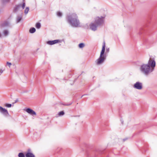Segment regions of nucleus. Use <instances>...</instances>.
I'll list each match as a JSON object with an SVG mask.
<instances>
[{"mask_svg": "<svg viewBox=\"0 0 157 157\" xmlns=\"http://www.w3.org/2000/svg\"><path fill=\"white\" fill-rule=\"evenodd\" d=\"M85 44L83 43H81L78 45V47L80 48H82L84 47Z\"/></svg>", "mask_w": 157, "mask_h": 157, "instance_id": "15", "label": "nucleus"}, {"mask_svg": "<svg viewBox=\"0 0 157 157\" xmlns=\"http://www.w3.org/2000/svg\"><path fill=\"white\" fill-rule=\"evenodd\" d=\"M3 34L5 36H7L9 34V32L7 30H4L3 31Z\"/></svg>", "mask_w": 157, "mask_h": 157, "instance_id": "16", "label": "nucleus"}, {"mask_svg": "<svg viewBox=\"0 0 157 157\" xmlns=\"http://www.w3.org/2000/svg\"><path fill=\"white\" fill-rule=\"evenodd\" d=\"M18 101V99H17L15 100V103H16V102H17Z\"/></svg>", "mask_w": 157, "mask_h": 157, "instance_id": "30", "label": "nucleus"}, {"mask_svg": "<svg viewBox=\"0 0 157 157\" xmlns=\"http://www.w3.org/2000/svg\"><path fill=\"white\" fill-rule=\"evenodd\" d=\"M109 48L106 49V52H109Z\"/></svg>", "mask_w": 157, "mask_h": 157, "instance_id": "28", "label": "nucleus"}, {"mask_svg": "<svg viewBox=\"0 0 157 157\" xmlns=\"http://www.w3.org/2000/svg\"><path fill=\"white\" fill-rule=\"evenodd\" d=\"M26 157H36L35 155L32 153L28 152L25 154Z\"/></svg>", "mask_w": 157, "mask_h": 157, "instance_id": "10", "label": "nucleus"}, {"mask_svg": "<svg viewBox=\"0 0 157 157\" xmlns=\"http://www.w3.org/2000/svg\"><path fill=\"white\" fill-rule=\"evenodd\" d=\"M128 139V138H124V139H123V142L125 141L126 140H127Z\"/></svg>", "mask_w": 157, "mask_h": 157, "instance_id": "27", "label": "nucleus"}, {"mask_svg": "<svg viewBox=\"0 0 157 157\" xmlns=\"http://www.w3.org/2000/svg\"><path fill=\"white\" fill-rule=\"evenodd\" d=\"M5 106L7 107L10 108L12 106V104H6Z\"/></svg>", "mask_w": 157, "mask_h": 157, "instance_id": "22", "label": "nucleus"}, {"mask_svg": "<svg viewBox=\"0 0 157 157\" xmlns=\"http://www.w3.org/2000/svg\"><path fill=\"white\" fill-rule=\"evenodd\" d=\"M121 121L122 124H123V121H122V120H121Z\"/></svg>", "mask_w": 157, "mask_h": 157, "instance_id": "31", "label": "nucleus"}, {"mask_svg": "<svg viewBox=\"0 0 157 157\" xmlns=\"http://www.w3.org/2000/svg\"><path fill=\"white\" fill-rule=\"evenodd\" d=\"M25 3H24L22 5V9H23L25 7Z\"/></svg>", "mask_w": 157, "mask_h": 157, "instance_id": "25", "label": "nucleus"}, {"mask_svg": "<svg viewBox=\"0 0 157 157\" xmlns=\"http://www.w3.org/2000/svg\"><path fill=\"white\" fill-rule=\"evenodd\" d=\"M83 95H82V96H81V98L83 96Z\"/></svg>", "mask_w": 157, "mask_h": 157, "instance_id": "32", "label": "nucleus"}, {"mask_svg": "<svg viewBox=\"0 0 157 157\" xmlns=\"http://www.w3.org/2000/svg\"><path fill=\"white\" fill-rule=\"evenodd\" d=\"M10 0H3L2 2L3 3H6L9 2Z\"/></svg>", "mask_w": 157, "mask_h": 157, "instance_id": "24", "label": "nucleus"}, {"mask_svg": "<svg viewBox=\"0 0 157 157\" xmlns=\"http://www.w3.org/2000/svg\"><path fill=\"white\" fill-rule=\"evenodd\" d=\"M26 111L31 115H36V112L30 108H27L26 110Z\"/></svg>", "mask_w": 157, "mask_h": 157, "instance_id": "8", "label": "nucleus"}, {"mask_svg": "<svg viewBox=\"0 0 157 157\" xmlns=\"http://www.w3.org/2000/svg\"><path fill=\"white\" fill-rule=\"evenodd\" d=\"M3 72V71L2 70L0 69V73H2Z\"/></svg>", "mask_w": 157, "mask_h": 157, "instance_id": "29", "label": "nucleus"}, {"mask_svg": "<svg viewBox=\"0 0 157 157\" xmlns=\"http://www.w3.org/2000/svg\"><path fill=\"white\" fill-rule=\"evenodd\" d=\"M72 102H70L69 103H66L65 104H61L64 105H66V106H69L71 105L72 104Z\"/></svg>", "mask_w": 157, "mask_h": 157, "instance_id": "20", "label": "nucleus"}, {"mask_svg": "<svg viewBox=\"0 0 157 157\" xmlns=\"http://www.w3.org/2000/svg\"><path fill=\"white\" fill-rule=\"evenodd\" d=\"M22 19V16H17V23H18L20 22Z\"/></svg>", "mask_w": 157, "mask_h": 157, "instance_id": "12", "label": "nucleus"}, {"mask_svg": "<svg viewBox=\"0 0 157 157\" xmlns=\"http://www.w3.org/2000/svg\"><path fill=\"white\" fill-rule=\"evenodd\" d=\"M7 65H8L9 67H10V66L11 65V63H9V62H7L6 63Z\"/></svg>", "mask_w": 157, "mask_h": 157, "instance_id": "26", "label": "nucleus"}, {"mask_svg": "<svg viewBox=\"0 0 157 157\" xmlns=\"http://www.w3.org/2000/svg\"><path fill=\"white\" fill-rule=\"evenodd\" d=\"M97 25L95 23H91L90 25V28L93 31H95L97 30Z\"/></svg>", "mask_w": 157, "mask_h": 157, "instance_id": "9", "label": "nucleus"}, {"mask_svg": "<svg viewBox=\"0 0 157 157\" xmlns=\"http://www.w3.org/2000/svg\"><path fill=\"white\" fill-rule=\"evenodd\" d=\"M155 64V59L150 57L147 63H143L140 66V71L142 74L147 76L154 70Z\"/></svg>", "mask_w": 157, "mask_h": 157, "instance_id": "1", "label": "nucleus"}, {"mask_svg": "<svg viewBox=\"0 0 157 157\" xmlns=\"http://www.w3.org/2000/svg\"><path fill=\"white\" fill-rule=\"evenodd\" d=\"M0 112L5 117H8L9 116L7 110L1 106H0Z\"/></svg>", "mask_w": 157, "mask_h": 157, "instance_id": "5", "label": "nucleus"}, {"mask_svg": "<svg viewBox=\"0 0 157 157\" xmlns=\"http://www.w3.org/2000/svg\"><path fill=\"white\" fill-rule=\"evenodd\" d=\"M67 19L68 22L72 27H77L79 26L80 22L78 17L75 13L67 16Z\"/></svg>", "mask_w": 157, "mask_h": 157, "instance_id": "2", "label": "nucleus"}, {"mask_svg": "<svg viewBox=\"0 0 157 157\" xmlns=\"http://www.w3.org/2000/svg\"><path fill=\"white\" fill-rule=\"evenodd\" d=\"M65 114L64 112L63 111H62L59 112L58 113V115L59 116H61Z\"/></svg>", "mask_w": 157, "mask_h": 157, "instance_id": "14", "label": "nucleus"}, {"mask_svg": "<svg viewBox=\"0 0 157 157\" xmlns=\"http://www.w3.org/2000/svg\"><path fill=\"white\" fill-rule=\"evenodd\" d=\"M133 87L136 89L141 90L143 88L142 83L139 82H137L134 84Z\"/></svg>", "mask_w": 157, "mask_h": 157, "instance_id": "6", "label": "nucleus"}, {"mask_svg": "<svg viewBox=\"0 0 157 157\" xmlns=\"http://www.w3.org/2000/svg\"><path fill=\"white\" fill-rule=\"evenodd\" d=\"M21 6L22 5L21 4L16 6L14 9V11L15 12L17 11Z\"/></svg>", "mask_w": 157, "mask_h": 157, "instance_id": "11", "label": "nucleus"}, {"mask_svg": "<svg viewBox=\"0 0 157 157\" xmlns=\"http://www.w3.org/2000/svg\"><path fill=\"white\" fill-rule=\"evenodd\" d=\"M60 42V40H53L48 41H47V43L49 45H52Z\"/></svg>", "mask_w": 157, "mask_h": 157, "instance_id": "7", "label": "nucleus"}, {"mask_svg": "<svg viewBox=\"0 0 157 157\" xmlns=\"http://www.w3.org/2000/svg\"><path fill=\"white\" fill-rule=\"evenodd\" d=\"M36 31V29L33 27L31 28L29 30V32L31 33H33Z\"/></svg>", "mask_w": 157, "mask_h": 157, "instance_id": "13", "label": "nucleus"}, {"mask_svg": "<svg viewBox=\"0 0 157 157\" xmlns=\"http://www.w3.org/2000/svg\"><path fill=\"white\" fill-rule=\"evenodd\" d=\"M105 42L104 41L99 57L96 61V63L98 65H100L106 59V56L104 54L105 50Z\"/></svg>", "mask_w": 157, "mask_h": 157, "instance_id": "3", "label": "nucleus"}, {"mask_svg": "<svg viewBox=\"0 0 157 157\" xmlns=\"http://www.w3.org/2000/svg\"><path fill=\"white\" fill-rule=\"evenodd\" d=\"M104 18V17L101 16L100 17H98L95 18L94 23L97 26H100L103 24Z\"/></svg>", "mask_w": 157, "mask_h": 157, "instance_id": "4", "label": "nucleus"}, {"mask_svg": "<svg viewBox=\"0 0 157 157\" xmlns=\"http://www.w3.org/2000/svg\"><path fill=\"white\" fill-rule=\"evenodd\" d=\"M57 15L59 17H61L62 16V13L60 12H58L57 13Z\"/></svg>", "mask_w": 157, "mask_h": 157, "instance_id": "23", "label": "nucleus"}, {"mask_svg": "<svg viewBox=\"0 0 157 157\" xmlns=\"http://www.w3.org/2000/svg\"><path fill=\"white\" fill-rule=\"evenodd\" d=\"M8 24L9 23L5 21L3 23H2V26H7L8 25Z\"/></svg>", "mask_w": 157, "mask_h": 157, "instance_id": "18", "label": "nucleus"}, {"mask_svg": "<svg viewBox=\"0 0 157 157\" xmlns=\"http://www.w3.org/2000/svg\"><path fill=\"white\" fill-rule=\"evenodd\" d=\"M18 156L19 157H25L24 154L22 152H21L19 153Z\"/></svg>", "mask_w": 157, "mask_h": 157, "instance_id": "19", "label": "nucleus"}, {"mask_svg": "<svg viewBox=\"0 0 157 157\" xmlns=\"http://www.w3.org/2000/svg\"><path fill=\"white\" fill-rule=\"evenodd\" d=\"M29 8L28 7H26L25 10V14H27L29 11Z\"/></svg>", "mask_w": 157, "mask_h": 157, "instance_id": "17", "label": "nucleus"}, {"mask_svg": "<svg viewBox=\"0 0 157 157\" xmlns=\"http://www.w3.org/2000/svg\"><path fill=\"white\" fill-rule=\"evenodd\" d=\"M41 27V25L40 23H38L36 24V27L37 29H40Z\"/></svg>", "mask_w": 157, "mask_h": 157, "instance_id": "21", "label": "nucleus"}]
</instances>
